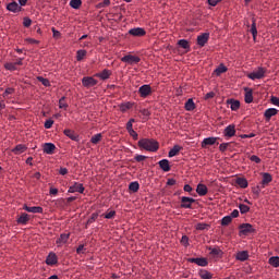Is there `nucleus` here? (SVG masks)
<instances>
[{
	"mask_svg": "<svg viewBox=\"0 0 279 279\" xmlns=\"http://www.w3.org/2000/svg\"><path fill=\"white\" fill-rule=\"evenodd\" d=\"M141 149L155 153L159 149V143L155 138H141L137 143Z\"/></svg>",
	"mask_w": 279,
	"mask_h": 279,
	"instance_id": "1",
	"label": "nucleus"
},
{
	"mask_svg": "<svg viewBox=\"0 0 279 279\" xmlns=\"http://www.w3.org/2000/svg\"><path fill=\"white\" fill-rule=\"evenodd\" d=\"M265 74H266L265 68L259 66L257 68V71L251 72L247 76L250 80L255 81V80H260L265 77Z\"/></svg>",
	"mask_w": 279,
	"mask_h": 279,
	"instance_id": "2",
	"label": "nucleus"
},
{
	"mask_svg": "<svg viewBox=\"0 0 279 279\" xmlns=\"http://www.w3.org/2000/svg\"><path fill=\"white\" fill-rule=\"evenodd\" d=\"M85 187L83 183L72 182V185L69 187L68 193H80L84 194Z\"/></svg>",
	"mask_w": 279,
	"mask_h": 279,
	"instance_id": "3",
	"label": "nucleus"
},
{
	"mask_svg": "<svg viewBox=\"0 0 279 279\" xmlns=\"http://www.w3.org/2000/svg\"><path fill=\"white\" fill-rule=\"evenodd\" d=\"M138 94L141 96V98H147L148 96H150L153 94V88L150 87L149 84H144L138 89Z\"/></svg>",
	"mask_w": 279,
	"mask_h": 279,
	"instance_id": "4",
	"label": "nucleus"
},
{
	"mask_svg": "<svg viewBox=\"0 0 279 279\" xmlns=\"http://www.w3.org/2000/svg\"><path fill=\"white\" fill-rule=\"evenodd\" d=\"M254 231V226L251 223L240 225V235H248L252 234Z\"/></svg>",
	"mask_w": 279,
	"mask_h": 279,
	"instance_id": "5",
	"label": "nucleus"
},
{
	"mask_svg": "<svg viewBox=\"0 0 279 279\" xmlns=\"http://www.w3.org/2000/svg\"><path fill=\"white\" fill-rule=\"evenodd\" d=\"M194 203H195V198L182 196L180 208L192 209V204H194Z\"/></svg>",
	"mask_w": 279,
	"mask_h": 279,
	"instance_id": "6",
	"label": "nucleus"
},
{
	"mask_svg": "<svg viewBox=\"0 0 279 279\" xmlns=\"http://www.w3.org/2000/svg\"><path fill=\"white\" fill-rule=\"evenodd\" d=\"M121 61L133 66V64L141 62V58L137 56L128 54V56L122 57Z\"/></svg>",
	"mask_w": 279,
	"mask_h": 279,
	"instance_id": "7",
	"label": "nucleus"
},
{
	"mask_svg": "<svg viewBox=\"0 0 279 279\" xmlns=\"http://www.w3.org/2000/svg\"><path fill=\"white\" fill-rule=\"evenodd\" d=\"M82 85L86 88H92L98 85V81L93 78V76H84L82 80Z\"/></svg>",
	"mask_w": 279,
	"mask_h": 279,
	"instance_id": "8",
	"label": "nucleus"
},
{
	"mask_svg": "<svg viewBox=\"0 0 279 279\" xmlns=\"http://www.w3.org/2000/svg\"><path fill=\"white\" fill-rule=\"evenodd\" d=\"M263 180L259 182L263 189L269 185V183L272 182V177L269 172H263L262 173Z\"/></svg>",
	"mask_w": 279,
	"mask_h": 279,
	"instance_id": "9",
	"label": "nucleus"
},
{
	"mask_svg": "<svg viewBox=\"0 0 279 279\" xmlns=\"http://www.w3.org/2000/svg\"><path fill=\"white\" fill-rule=\"evenodd\" d=\"M129 35L133 37H144L146 35V32L142 27H135L129 31Z\"/></svg>",
	"mask_w": 279,
	"mask_h": 279,
	"instance_id": "10",
	"label": "nucleus"
},
{
	"mask_svg": "<svg viewBox=\"0 0 279 279\" xmlns=\"http://www.w3.org/2000/svg\"><path fill=\"white\" fill-rule=\"evenodd\" d=\"M209 40V33H202V35L197 36V45L201 47H205Z\"/></svg>",
	"mask_w": 279,
	"mask_h": 279,
	"instance_id": "11",
	"label": "nucleus"
},
{
	"mask_svg": "<svg viewBox=\"0 0 279 279\" xmlns=\"http://www.w3.org/2000/svg\"><path fill=\"white\" fill-rule=\"evenodd\" d=\"M7 10L16 14L17 12L23 11V7L20 5L17 2L13 1L7 5Z\"/></svg>",
	"mask_w": 279,
	"mask_h": 279,
	"instance_id": "12",
	"label": "nucleus"
},
{
	"mask_svg": "<svg viewBox=\"0 0 279 279\" xmlns=\"http://www.w3.org/2000/svg\"><path fill=\"white\" fill-rule=\"evenodd\" d=\"M187 262L192 263V264H196V265L202 266V267L208 266V259L205 258V257L189 258Z\"/></svg>",
	"mask_w": 279,
	"mask_h": 279,
	"instance_id": "13",
	"label": "nucleus"
},
{
	"mask_svg": "<svg viewBox=\"0 0 279 279\" xmlns=\"http://www.w3.org/2000/svg\"><path fill=\"white\" fill-rule=\"evenodd\" d=\"M57 146L53 143H45L43 146V151L51 156L54 153Z\"/></svg>",
	"mask_w": 279,
	"mask_h": 279,
	"instance_id": "14",
	"label": "nucleus"
},
{
	"mask_svg": "<svg viewBox=\"0 0 279 279\" xmlns=\"http://www.w3.org/2000/svg\"><path fill=\"white\" fill-rule=\"evenodd\" d=\"M223 134L228 138H231L232 136H234L236 134L235 125L230 124V125L226 126Z\"/></svg>",
	"mask_w": 279,
	"mask_h": 279,
	"instance_id": "15",
	"label": "nucleus"
},
{
	"mask_svg": "<svg viewBox=\"0 0 279 279\" xmlns=\"http://www.w3.org/2000/svg\"><path fill=\"white\" fill-rule=\"evenodd\" d=\"M278 110L276 108H268L264 111V118L267 122L270 121L271 117L277 116Z\"/></svg>",
	"mask_w": 279,
	"mask_h": 279,
	"instance_id": "16",
	"label": "nucleus"
},
{
	"mask_svg": "<svg viewBox=\"0 0 279 279\" xmlns=\"http://www.w3.org/2000/svg\"><path fill=\"white\" fill-rule=\"evenodd\" d=\"M23 209L27 213H33V214H43L44 213V208L40 206H33L29 207L27 205H24Z\"/></svg>",
	"mask_w": 279,
	"mask_h": 279,
	"instance_id": "17",
	"label": "nucleus"
},
{
	"mask_svg": "<svg viewBox=\"0 0 279 279\" xmlns=\"http://www.w3.org/2000/svg\"><path fill=\"white\" fill-rule=\"evenodd\" d=\"M46 264L49 266H53L58 264V256L56 255V253L51 252L48 254Z\"/></svg>",
	"mask_w": 279,
	"mask_h": 279,
	"instance_id": "18",
	"label": "nucleus"
},
{
	"mask_svg": "<svg viewBox=\"0 0 279 279\" xmlns=\"http://www.w3.org/2000/svg\"><path fill=\"white\" fill-rule=\"evenodd\" d=\"M218 140L219 137H205L202 142V147L207 148L208 145H214Z\"/></svg>",
	"mask_w": 279,
	"mask_h": 279,
	"instance_id": "19",
	"label": "nucleus"
},
{
	"mask_svg": "<svg viewBox=\"0 0 279 279\" xmlns=\"http://www.w3.org/2000/svg\"><path fill=\"white\" fill-rule=\"evenodd\" d=\"M196 193L199 196H205L208 194V187L206 185H204V183H198V185L196 187Z\"/></svg>",
	"mask_w": 279,
	"mask_h": 279,
	"instance_id": "20",
	"label": "nucleus"
},
{
	"mask_svg": "<svg viewBox=\"0 0 279 279\" xmlns=\"http://www.w3.org/2000/svg\"><path fill=\"white\" fill-rule=\"evenodd\" d=\"M70 238V233H62L60 234V238L57 239V245L61 246L63 244H66Z\"/></svg>",
	"mask_w": 279,
	"mask_h": 279,
	"instance_id": "21",
	"label": "nucleus"
},
{
	"mask_svg": "<svg viewBox=\"0 0 279 279\" xmlns=\"http://www.w3.org/2000/svg\"><path fill=\"white\" fill-rule=\"evenodd\" d=\"M244 101H245L246 104H252V102H254L253 89L245 88Z\"/></svg>",
	"mask_w": 279,
	"mask_h": 279,
	"instance_id": "22",
	"label": "nucleus"
},
{
	"mask_svg": "<svg viewBox=\"0 0 279 279\" xmlns=\"http://www.w3.org/2000/svg\"><path fill=\"white\" fill-rule=\"evenodd\" d=\"M112 75V72L109 70H104L100 73L95 74L96 77H99L102 81L108 80Z\"/></svg>",
	"mask_w": 279,
	"mask_h": 279,
	"instance_id": "23",
	"label": "nucleus"
},
{
	"mask_svg": "<svg viewBox=\"0 0 279 279\" xmlns=\"http://www.w3.org/2000/svg\"><path fill=\"white\" fill-rule=\"evenodd\" d=\"M228 72V68L221 63L218 65V68L215 69V75L216 76H221L223 73Z\"/></svg>",
	"mask_w": 279,
	"mask_h": 279,
	"instance_id": "24",
	"label": "nucleus"
},
{
	"mask_svg": "<svg viewBox=\"0 0 279 279\" xmlns=\"http://www.w3.org/2000/svg\"><path fill=\"white\" fill-rule=\"evenodd\" d=\"M26 150H27V146L24 145V144H19V145H16V146L12 149V151H13L14 154H16V155L23 154V153L26 151Z\"/></svg>",
	"mask_w": 279,
	"mask_h": 279,
	"instance_id": "25",
	"label": "nucleus"
},
{
	"mask_svg": "<svg viewBox=\"0 0 279 279\" xmlns=\"http://www.w3.org/2000/svg\"><path fill=\"white\" fill-rule=\"evenodd\" d=\"M209 254L214 257H221L223 255V251L219 247H209Z\"/></svg>",
	"mask_w": 279,
	"mask_h": 279,
	"instance_id": "26",
	"label": "nucleus"
},
{
	"mask_svg": "<svg viewBox=\"0 0 279 279\" xmlns=\"http://www.w3.org/2000/svg\"><path fill=\"white\" fill-rule=\"evenodd\" d=\"M250 33L252 34L254 40H256V37L258 35V31H257V27H256V20L255 19H252V25H251V28H250Z\"/></svg>",
	"mask_w": 279,
	"mask_h": 279,
	"instance_id": "27",
	"label": "nucleus"
},
{
	"mask_svg": "<svg viewBox=\"0 0 279 279\" xmlns=\"http://www.w3.org/2000/svg\"><path fill=\"white\" fill-rule=\"evenodd\" d=\"M159 167L165 171L168 172L171 170L169 160L162 159L158 162Z\"/></svg>",
	"mask_w": 279,
	"mask_h": 279,
	"instance_id": "28",
	"label": "nucleus"
},
{
	"mask_svg": "<svg viewBox=\"0 0 279 279\" xmlns=\"http://www.w3.org/2000/svg\"><path fill=\"white\" fill-rule=\"evenodd\" d=\"M248 257L250 255L247 251H241L236 254V260L240 262H246Z\"/></svg>",
	"mask_w": 279,
	"mask_h": 279,
	"instance_id": "29",
	"label": "nucleus"
},
{
	"mask_svg": "<svg viewBox=\"0 0 279 279\" xmlns=\"http://www.w3.org/2000/svg\"><path fill=\"white\" fill-rule=\"evenodd\" d=\"M29 220V215L24 213L22 214L19 219H17V223H21L22 226H26L28 223Z\"/></svg>",
	"mask_w": 279,
	"mask_h": 279,
	"instance_id": "30",
	"label": "nucleus"
},
{
	"mask_svg": "<svg viewBox=\"0 0 279 279\" xmlns=\"http://www.w3.org/2000/svg\"><path fill=\"white\" fill-rule=\"evenodd\" d=\"M182 149H183L182 146L174 145L173 148H171V150L169 151V157L173 158V157L178 156L179 151H181Z\"/></svg>",
	"mask_w": 279,
	"mask_h": 279,
	"instance_id": "31",
	"label": "nucleus"
},
{
	"mask_svg": "<svg viewBox=\"0 0 279 279\" xmlns=\"http://www.w3.org/2000/svg\"><path fill=\"white\" fill-rule=\"evenodd\" d=\"M63 133L69 136L72 141H78V136L73 132V130L65 129Z\"/></svg>",
	"mask_w": 279,
	"mask_h": 279,
	"instance_id": "32",
	"label": "nucleus"
},
{
	"mask_svg": "<svg viewBox=\"0 0 279 279\" xmlns=\"http://www.w3.org/2000/svg\"><path fill=\"white\" fill-rule=\"evenodd\" d=\"M195 108H196V106H195V102L193 101V99L192 98L187 99V101L185 102L186 111L192 112V111H194Z\"/></svg>",
	"mask_w": 279,
	"mask_h": 279,
	"instance_id": "33",
	"label": "nucleus"
},
{
	"mask_svg": "<svg viewBox=\"0 0 279 279\" xmlns=\"http://www.w3.org/2000/svg\"><path fill=\"white\" fill-rule=\"evenodd\" d=\"M228 104L231 106L230 108L232 109V111H239V108L241 106L239 100L231 99L228 100Z\"/></svg>",
	"mask_w": 279,
	"mask_h": 279,
	"instance_id": "34",
	"label": "nucleus"
},
{
	"mask_svg": "<svg viewBox=\"0 0 279 279\" xmlns=\"http://www.w3.org/2000/svg\"><path fill=\"white\" fill-rule=\"evenodd\" d=\"M198 275L201 276L202 279H213L214 278V275L208 272L207 269H201Z\"/></svg>",
	"mask_w": 279,
	"mask_h": 279,
	"instance_id": "35",
	"label": "nucleus"
},
{
	"mask_svg": "<svg viewBox=\"0 0 279 279\" xmlns=\"http://www.w3.org/2000/svg\"><path fill=\"white\" fill-rule=\"evenodd\" d=\"M235 183H236L239 186H241L242 189H245V187L248 186V182H247V180H246L245 178H238V179L235 180Z\"/></svg>",
	"mask_w": 279,
	"mask_h": 279,
	"instance_id": "36",
	"label": "nucleus"
},
{
	"mask_svg": "<svg viewBox=\"0 0 279 279\" xmlns=\"http://www.w3.org/2000/svg\"><path fill=\"white\" fill-rule=\"evenodd\" d=\"M117 213L114 211V209H108L107 213L102 214V217L105 219H114Z\"/></svg>",
	"mask_w": 279,
	"mask_h": 279,
	"instance_id": "37",
	"label": "nucleus"
},
{
	"mask_svg": "<svg viewBox=\"0 0 279 279\" xmlns=\"http://www.w3.org/2000/svg\"><path fill=\"white\" fill-rule=\"evenodd\" d=\"M140 189V183L137 181H133L129 185V190L133 193H137Z\"/></svg>",
	"mask_w": 279,
	"mask_h": 279,
	"instance_id": "38",
	"label": "nucleus"
},
{
	"mask_svg": "<svg viewBox=\"0 0 279 279\" xmlns=\"http://www.w3.org/2000/svg\"><path fill=\"white\" fill-rule=\"evenodd\" d=\"M178 45H179L182 49H184V50H190V49H191V46H190V44H189V40H186V39H180L179 43H178Z\"/></svg>",
	"mask_w": 279,
	"mask_h": 279,
	"instance_id": "39",
	"label": "nucleus"
},
{
	"mask_svg": "<svg viewBox=\"0 0 279 279\" xmlns=\"http://www.w3.org/2000/svg\"><path fill=\"white\" fill-rule=\"evenodd\" d=\"M87 54L85 49H78L76 53V59L78 62L83 61L85 56Z\"/></svg>",
	"mask_w": 279,
	"mask_h": 279,
	"instance_id": "40",
	"label": "nucleus"
},
{
	"mask_svg": "<svg viewBox=\"0 0 279 279\" xmlns=\"http://www.w3.org/2000/svg\"><path fill=\"white\" fill-rule=\"evenodd\" d=\"M4 69L8 70V71H17L19 70V66L16 65V63H12V62H9V63H5L4 64Z\"/></svg>",
	"mask_w": 279,
	"mask_h": 279,
	"instance_id": "41",
	"label": "nucleus"
},
{
	"mask_svg": "<svg viewBox=\"0 0 279 279\" xmlns=\"http://www.w3.org/2000/svg\"><path fill=\"white\" fill-rule=\"evenodd\" d=\"M83 2L82 0H71L70 7L74 10H77L82 7Z\"/></svg>",
	"mask_w": 279,
	"mask_h": 279,
	"instance_id": "42",
	"label": "nucleus"
},
{
	"mask_svg": "<svg viewBox=\"0 0 279 279\" xmlns=\"http://www.w3.org/2000/svg\"><path fill=\"white\" fill-rule=\"evenodd\" d=\"M99 218V213H94L87 220L86 228L88 226H92L93 222H95Z\"/></svg>",
	"mask_w": 279,
	"mask_h": 279,
	"instance_id": "43",
	"label": "nucleus"
},
{
	"mask_svg": "<svg viewBox=\"0 0 279 279\" xmlns=\"http://www.w3.org/2000/svg\"><path fill=\"white\" fill-rule=\"evenodd\" d=\"M268 263L272 266V267H279V257L278 256H272L269 258Z\"/></svg>",
	"mask_w": 279,
	"mask_h": 279,
	"instance_id": "44",
	"label": "nucleus"
},
{
	"mask_svg": "<svg viewBox=\"0 0 279 279\" xmlns=\"http://www.w3.org/2000/svg\"><path fill=\"white\" fill-rule=\"evenodd\" d=\"M132 107H133V104L128 101V102L121 104L120 109H121L122 112H126Z\"/></svg>",
	"mask_w": 279,
	"mask_h": 279,
	"instance_id": "45",
	"label": "nucleus"
},
{
	"mask_svg": "<svg viewBox=\"0 0 279 279\" xmlns=\"http://www.w3.org/2000/svg\"><path fill=\"white\" fill-rule=\"evenodd\" d=\"M232 221V218H231V216L229 215V216H225V217H222V219H221V226L222 227H228V226H230V222Z\"/></svg>",
	"mask_w": 279,
	"mask_h": 279,
	"instance_id": "46",
	"label": "nucleus"
},
{
	"mask_svg": "<svg viewBox=\"0 0 279 279\" xmlns=\"http://www.w3.org/2000/svg\"><path fill=\"white\" fill-rule=\"evenodd\" d=\"M37 80L40 82V84L45 87H50L51 83L49 80L44 78V76H38Z\"/></svg>",
	"mask_w": 279,
	"mask_h": 279,
	"instance_id": "47",
	"label": "nucleus"
},
{
	"mask_svg": "<svg viewBox=\"0 0 279 279\" xmlns=\"http://www.w3.org/2000/svg\"><path fill=\"white\" fill-rule=\"evenodd\" d=\"M102 138V135L99 133V134H95L94 136H92L90 138V142L93 144H98Z\"/></svg>",
	"mask_w": 279,
	"mask_h": 279,
	"instance_id": "48",
	"label": "nucleus"
},
{
	"mask_svg": "<svg viewBox=\"0 0 279 279\" xmlns=\"http://www.w3.org/2000/svg\"><path fill=\"white\" fill-rule=\"evenodd\" d=\"M239 209H240L241 214H246L250 211L251 207L245 204H240Z\"/></svg>",
	"mask_w": 279,
	"mask_h": 279,
	"instance_id": "49",
	"label": "nucleus"
},
{
	"mask_svg": "<svg viewBox=\"0 0 279 279\" xmlns=\"http://www.w3.org/2000/svg\"><path fill=\"white\" fill-rule=\"evenodd\" d=\"M69 107V104L65 102V97H62L60 100H59V108L61 109H66Z\"/></svg>",
	"mask_w": 279,
	"mask_h": 279,
	"instance_id": "50",
	"label": "nucleus"
},
{
	"mask_svg": "<svg viewBox=\"0 0 279 279\" xmlns=\"http://www.w3.org/2000/svg\"><path fill=\"white\" fill-rule=\"evenodd\" d=\"M208 228H209L208 223L199 222L196 225V230H208Z\"/></svg>",
	"mask_w": 279,
	"mask_h": 279,
	"instance_id": "51",
	"label": "nucleus"
},
{
	"mask_svg": "<svg viewBox=\"0 0 279 279\" xmlns=\"http://www.w3.org/2000/svg\"><path fill=\"white\" fill-rule=\"evenodd\" d=\"M231 144H232V143H222V144H220V145H219V150H220L221 153L226 151V150L230 147Z\"/></svg>",
	"mask_w": 279,
	"mask_h": 279,
	"instance_id": "52",
	"label": "nucleus"
},
{
	"mask_svg": "<svg viewBox=\"0 0 279 279\" xmlns=\"http://www.w3.org/2000/svg\"><path fill=\"white\" fill-rule=\"evenodd\" d=\"M44 126H45L46 130L52 129V126H53V120H52V119L46 120Z\"/></svg>",
	"mask_w": 279,
	"mask_h": 279,
	"instance_id": "53",
	"label": "nucleus"
},
{
	"mask_svg": "<svg viewBox=\"0 0 279 279\" xmlns=\"http://www.w3.org/2000/svg\"><path fill=\"white\" fill-rule=\"evenodd\" d=\"M262 189H264V187H262V185H260V183H259V184L257 185V187H254V189H253V194H254L256 197H258L259 194H260Z\"/></svg>",
	"mask_w": 279,
	"mask_h": 279,
	"instance_id": "54",
	"label": "nucleus"
},
{
	"mask_svg": "<svg viewBox=\"0 0 279 279\" xmlns=\"http://www.w3.org/2000/svg\"><path fill=\"white\" fill-rule=\"evenodd\" d=\"M110 5V0H102L98 3V8H108Z\"/></svg>",
	"mask_w": 279,
	"mask_h": 279,
	"instance_id": "55",
	"label": "nucleus"
},
{
	"mask_svg": "<svg viewBox=\"0 0 279 279\" xmlns=\"http://www.w3.org/2000/svg\"><path fill=\"white\" fill-rule=\"evenodd\" d=\"M145 159H147V156H145V155H135L134 156V160H136L137 162L144 161Z\"/></svg>",
	"mask_w": 279,
	"mask_h": 279,
	"instance_id": "56",
	"label": "nucleus"
},
{
	"mask_svg": "<svg viewBox=\"0 0 279 279\" xmlns=\"http://www.w3.org/2000/svg\"><path fill=\"white\" fill-rule=\"evenodd\" d=\"M250 160L256 162L257 165H259V162L262 161L260 157H258L257 155L250 156Z\"/></svg>",
	"mask_w": 279,
	"mask_h": 279,
	"instance_id": "57",
	"label": "nucleus"
},
{
	"mask_svg": "<svg viewBox=\"0 0 279 279\" xmlns=\"http://www.w3.org/2000/svg\"><path fill=\"white\" fill-rule=\"evenodd\" d=\"M51 31H52V34H53V38L59 40V38L61 37V33L59 31H57L54 27H52Z\"/></svg>",
	"mask_w": 279,
	"mask_h": 279,
	"instance_id": "58",
	"label": "nucleus"
},
{
	"mask_svg": "<svg viewBox=\"0 0 279 279\" xmlns=\"http://www.w3.org/2000/svg\"><path fill=\"white\" fill-rule=\"evenodd\" d=\"M85 251H86V248L84 247V244H80L78 247H77V250H76V253H77L78 255H81V254H84Z\"/></svg>",
	"mask_w": 279,
	"mask_h": 279,
	"instance_id": "59",
	"label": "nucleus"
},
{
	"mask_svg": "<svg viewBox=\"0 0 279 279\" xmlns=\"http://www.w3.org/2000/svg\"><path fill=\"white\" fill-rule=\"evenodd\" d=\"M14 94V88H7L3 93V97H8L9 95Z\"/></svg>",
	"mask_w": 279,
	"mask_h": 279,
	"instance_id": "60",
	"label": "nucleus"
},
{
	"mask_svg": "<svg viewBox=\"0 0 279 279\" xmlns=\"http://www.w3.org/2000/svg\"><path fill=\"white\" fill-rule=\"evenodd\" d=\"M129 134L133 137L134 141H138V134L135 132V130H131Z\"/></svg>",
	"mask_w": 279,
	"mask_h": 279,
	"instance_id": "61",
	"label": "nucleus"
},
{
	"mask_svg": "<svg viewBox=\"0 0 279 279\" xmlns=\"http://www.w3.org/2000/svg\"><path fill=\"white\" fill-rule=\"evenodd\" d=\"M23 24L24 27H29L32 25V20L28 17H24Z\"/></svg>",
	"mask_w": 279,
	"mask_h": 279,
	"instance_id": "62",
	"label": "nucleus"
},
{
	"mask_svg": "<svg viewBox=\"0 0 279 279\" xmlns=\"http://www.w3.org/2000/svg\"><path fill=\"white\" fill-rule=\"evenodd\" d=\"M141 113H142L144 117H146V118H148V117L151 116V112H150L148 109H142V110H141Z\"/></svg>",
	"mask_w": 279,
	"mask_h": 279,
	"instance_id": "63",
	"label": "nucleus"
},
{
	"mask_svg": "<svg viewBox=\"0 0 279 279\" xmlns=\"http://www.w3.org/2000/svg\"><path fill=\"white\" fill-rule=\"evenodd\" d=\"M271 102H272V105L279 107V98L272 96L271 97Z\"/></svg>",
	"mask_w": 279,
	"mask_h": 279,
	"instance_id": "64",
	"label": "nucleus"
}]
</instances>
